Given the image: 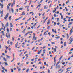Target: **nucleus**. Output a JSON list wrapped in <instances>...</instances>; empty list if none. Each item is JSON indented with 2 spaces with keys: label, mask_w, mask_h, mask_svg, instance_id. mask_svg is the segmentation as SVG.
<instances>
[{
  "label": "nucleus",
  "mask_w": 73,
  "mask_h": 73,
  "mask_svg": "<svg viewBox=\"0 0 73 73\" xmlns=\"http://www.w3.org/2000/svg\"><path fill=\"white\" fill-rule=\"evenodd\" d=\"M38 14H39V16H40L41 15V13H39Z\"/></svg>",
  "instance_id": "nucleus-35"
},
{
  "label": "nucleus",
  "mask_w": 73,
  "mask_h": 73,
  "mask_svg": "<svg viewBox=\"0 0 73 73\" xmlns=\"http://www.w3.org/2000/svg\"><path fill=\"white\" fill-rule=\"evenodd\" d=\"M6 57H7V59H8V58L9 59V58H10L11 57V56H10L7 55H6Z\"/></svg>",
  "instance_id": "nucleus-9"
},
{
  "label": "nucleus",
  "mask_w": 73,
  "mask_h": 73,
  "mask_svg": "<svg viewBox=\"0 0 73 73\" xmlns=\"http://www.w3.org/2000/svg\"><path fill=\"white\" fill-rule=\"evenodd\" d=\"M47 8H48L46 7V6H44V9H47Z\"/></svg>",
  "instance_id": "nucleus-24"
},
{
  "label": "nucleus",
  "mask_w": 73,
  "mask_h": 73,
  "mask_svg": "<svg viewBox=\"0 0 73 73\" xmlns=\"http://www.w3.org/2000/svg\"><path fill=\"white\" fill-rule=\"evenodd\" d=\"M17 44H15V48H17Z\"/></svg>",
  "instance_id": "nucleus-34"
},
{
  "label": "nucleus",
  "mask_w": 73,
  "mask_h": 73,
  "mask_svg": "<svg viewBox=\"0 0 73 73\" xmlns=\"http://www.w3.org/2000/svg\"><path fill=\"white\" fill-rule=\"evenodd\" d=\"M19 20V18L17 19H17H15V21H17V20Z\"/></svg>",
  "instance_id": "nucleus-43"
},
{
  "label": "nucleus",
  "mask_w": 73,
  "mask_h": 73,
  "mask_svg": "<svg viewBox=\"0 0 73 73\" xmlns=\"http://www.w3.org/2000/svg\"><path fill=\"white\" fill-rule=\"evenodd\" d=\"M4 28H3V30L5 31V27L4 26Z\"/></svg>",
  "instance_id": "nucleus-45"
},
{
  "label": "nucleus",
  "mask_w": 73,
  "mask_h": 73,
  "mask_svg": "<svg viewBox=\"0 0 73 73\" xmlns=\"http://www.w3.org/2000/svg\"><path fill=\"white\" fill-rule=\"evenodd\" d=\"M4 60H5V61H7V60L6 59H5V58L4 57L3 58Z\"/></svg>",
  "instance_id": "nucleus-17"
},
{
  "label": "nucleus",
  "mask_w": 73,
  "mask_h": 73,
  "mask_svg": "<svg viewBox=\"0 0 73 73\" xmlns=\"http://www.w3.org/2000/svg\"><path fill=\"white\" fill-rule=\"evenodd\" d=\"M1 24L2 27H5V26H4V24L3 23H1Z\"/></svg>",
  "instance_id": "nucleus-23"
},
{
  "label": "nucleus",
  "mask_w": 73,
  "mask_h": 73,
  "mask_svg": "<svg viewBox=\"0 0 73 73\" xmlns=\"http://www.w3.org/2000/svg\"><path fill=\"white\" fill-rule=\"evenodd\" d=\"M60 65H58V66H56V69H57L58 68H60Z\"/></svg>",
  "instance_id": "nucleus-8"
},
{
  "label": "nucleus",
  "mask_w": 73,
  "mask_h": 73,
  "mask_svg": "<svg viewBox=\"0 0 73 73\" xmlns=\"http://www.w3.org/2000/svg\"><path fill=\"white\" fill-rule=\"evenodd\" d=\"M7 31L8 33H9V30L8 29V27H7Z\"/></svg>",
  "instance_id": "nucleus-12"
},
{
  "label": "nucleus",
  "mask_w": 73,
  "mask_h": 73,
  "mask_svg": "<svg viewBox=\"0 0 73 73\" xmlns=\"http://www.w3.org/2000/svg\"><path fill=\"white\" fill-rule=\"evenodd\" d=\"M56 11V10H53L52 11V12L54 13L55 12V11Z\"/></svg>",
  "instance_id": "nucleus-56"
},
{
  "label": "nucleus",
  "mask_w": 73,
  "mask_h": 73,
  "mask_svg": "<svg viewBox=\"0 0 73 73\" xmlns=\"http://www.w3.org/2000/svg\"><path fill=\"white\" fill-rule=\"evenodd\" d=\"M6 37L8 38H10L11 37V34L9 33L8 34V33H7L6 34Z\"/></svg>",
  "instance_id": "nucleus-2"
},
{
  "label": "nucleus",
  "mask_w": 73,
  "mask_h": 73,
  "mask_svg": "<svg viewBox=\"0 0 73 73\" xmlns=\"http://www.w3.org/2000/svg\"><path fill=\"white\" fill-rule=\"evenodd\" d=\"M73 26L72 27V28L71 29V30L70 31V35H71L72 33V32H73V31H72L73 30Z\"/></svg>",
  "instance_id": "nucleus-4"
},
{
  "label": "nucleus",
  "mask_w": 73,
  "mask_h": 73,
  "mask_svg": "<svg viewBox=\"0 0 73 73\" xmlns=\"http://www.w3.org/2000/svg\"><path fill=\"white\" fill-rule=\"evenodd\" d=\"M68 23L69 24L68 25V26H69L70 25H72V22H69Z\"/></svg>",
  "instance_id": "nucleus-11"
},
{
  "label": "nucleus",
  "mask_w": 73,
  "mask_h": 73,
  "mask_svg": "<svg viewBox=\"0 0 73 73\" xmlns=\"http://www.w3.org/2000/svg\"><path fill=\"white\" fill-rule=\"evenodd\" d=\"M46 32H48V31H46L43 34L44 36H47V34L46 33Z\"/></svg>",
  "instance_id": "nucleus-3"
},
{
  "label": "nucleus",
  "mask_w": 73,
  "mask_h": 73,
  "mask_svg": "<svg viewBox=\"0 0 73 73\" xmlns=\"http://www.w3.org/2000/svg\"><path fill=\"white\" fill-rule=\"evenodd\" d=\"M34 59H31V61H34Z\"/></svg>",
  "instance_id": "nucleus-61"
},
{
  "label": "nucleus",
  "mask_w": 73,
  "mask_h": 73,
  "mask_svg": "<svg viewBox=\"0 0 73 73\" xmlns=\"http://www.w3.org/2000/svg\"><path fill=\"white\" fill-rule=\"evenodd\" d=\"M57 25H60V22H58L57 23Z\"/></svg>",
  "instance_id": "nucleus-63"
},
{
  "label": "nucleus",
  "mask_w": 73,
  "mask_h": 73,
  "mask_svg": "<svg viewBox=\"0 0 73 73\" xmlns=\"http://www.w3.org/2000/svg\"><path fill=\"white\" fill-rule=\"evenodd\" d=\"M72 52H70L69 53V54H71V53H72Z\"/></svg>",
  "instance_id": "nucleus-53"
},
{
  "label": "nucleus",
  "mask_w": 73,
  "mask_h": 73,
  "mask_svg": "<svg viewBox=\"0 0 73 73\" xmlns=\"http://www.w3.org/2000/svg\"><path fill=\"white\" fill-rule=\"evenodd\" d=\"M63 57V56H62L60 58H59V60L61 61V60L62 59V58Z\"/></svg>",
  "instance_id": "nucleus-20"
},
{
  "label": "nucleus",
  "mask_w": 73,
  "mask_h": 73,
  "mask_svg": "<svg viewBox=\"0 0 73 73\" xmlns=\"http://www.w3.org/2000/svg\"><path fill=\"white\" fill-rule=\"evenodd\" d=\"M65 64V62H63L62 63V64L63 65H64Z\"/></svg>",
  "instance_id": "nucleus-41"
},
{
  "label": "nucleus",
  "mask_w": 73,
  "mask_h": 73,
  "mask_svg": "<svg viewBox=\"0 0 73 73\" xmlns=\"http://www.w3.org/2000/svg\"><path fill=\"white\" fill-rule=\"evenodd\" d=\"M29 6H26L25 7V8H27V9H29Z\"/></svg>",
  "instance_id": "nucleus-22"
},
{
  "label": "nucleus",
  "mask_w": 73,
  "mask_h": 73,
  "mask_svg": "<svg viewBox=\"0 0 73 73\" xmlns=\"http://www.w3.org/2000/svg\"><path fill=\"white\" fill-rule=\"evenodd\" d=\"M14 60H15V58L13 57V58L12 60L11 61V62H13L14 61Z\"/></svg>",
  "instance_id": "nucleus-25"
},
{
  "label": "nucleus",
  "mask_w": 73,
  "mask_h": 73,
  "mask_svg": "<svg viewBox=\"0 0 73 73\" xmlns=\"http://www.w3.org/2000/svg\"><path fill=\"white\" fill-rule=\"evenodd\" d=\"M63 18H64V17H63V15H61V18L62 19H63Z\"/></svg>",
  "instance_id": "nucleus-46"
},
{
  "label": "nucleus",
  "mask_w": 73,
  "mask_h": 73,
  "mask_svg": "<svg viewBox=\"0 0 73 73\" xmlns=\"http://www.w3.org/2000/svg\"><path fill=\"white\" fill-rule=\"evenodd\" d=\"M7 9H9V6H8V5H7Z\"/></svg>",
  "instance_id": "nucleus-37"
},
{
  "label": "nucleus",
  "mask_w": 73,
  "mask_h": 73,
  "mask_svg": "<svg viewBox=\"0 0 73 73\" xmlns=\"http://www.w3.org/2000/svg\"><path fill=\"white\" fill-rule=\"evenodd\" d=\"M69 40L70 41L69 43H68V44L69 45H70V44H72V43H71L73 41V37H72V36L69 39Z\"/></svg>",
  "instance_id": "nucleus-1"
},
{
  "label": "nucleus",
  "mask_w": 73,
  "mask_h": 73,
  "mask_svg": "<svg viewBox=\"0 0 73 73\" xmlns=\"http://www.w3.org/2000/svg\"><path fill=\"white\" fill-rule=\"evenodd\" d=\"M41 52L40 51L39 52H38L37 53L38 54H40L41 53Z\"/></svg>",
  "instance_id": "nucleus-58"
},
{
  "label": "nucleus",
  "mask_w": 73,
  "mask_h": 73,
  "mask_svg": "<svg viewBox=\"0 0 73 73\" xmlns=\"http://www.w3.org/2000/svg\"><path fill=\"white\" fill-rule=\"evenodd\" d=\"M43 0H41L40 1V3H39L38 4H39L40 3H42V2H43Z\"/></svg>",
  "instance_id": "nucleus-33"
},
{
  "label": "nucleus",
  "mask_w": 73,
  "mask_h": 73,
  "mask_svg": "<svg viewBox=\"0 0 73 73\" xmlns=\"http://www.w3.org/2000/svg\"><path fill=\"white\" fill-rule=\"evenodd\" d=\"M21 70V69L20 68H19L18 69V71L19 72H20V70Z\"/></svg>",
  "instance_id": "nucleus-60"
},
{
  "label": "nucleus",
  "mask_w": 73,
  "mask_h": 73,
  "mask_svg": "<svg viewBox=\"0 0 73 73\" xmlns=\"http://www.w3.org/2000/svg\"><path fill=\"white\" fill-rule=\"evenodd\" d=\"M70 58H71L69 57L68 58L67 60H70Z\"/></svg>",
  "instance_id": "nucleus-57"
},
{
  "label": "nucleus",
  "mask_w": 73,
  "mask_h": 73,
  "mask_svg": "<svg viewBox=\"0 0 73 73\" xmlns=\"http://www.w3.org/2000/svg\"><path fill=\"white\" fill-rule=\"evenodd\" d=\"M48 34L50 36V35L51 34H50V32H48Z\"/></svg>",
  "instance_id": "nucleus-49"
},
{
  "label": "nucleus",
  "mask_w": 73,
  "mask_h": 73,
  "mask_svg": "<svg viewBox=\"0 0 73 73\" xmlns=\"http://www.w3.org/2000/svg\"><path fill=\"white\" fill-rule=\"evenodd\" d=\"M14 38H15V36H13L12 37V41H14V40H15Z\"/></svg>",
  "instance_id": "nucleus-14"
},
{
  "label": "nucleus",
  "mask_w": 73,
  "mask_h": 73,
  "mask_svg": "<svg viewBox=\"0 0 73 73\" xmlns=\"http://www.w3.org/2000/svg\"><path fill=\"white\" fill-rule=\"evenodd\" d=\"M51 44H56V43L54 42H52Z\"/></svg>",
  "instance_id": "nucleus-39"
},
{
  "label": "nucleus",
  "mask_w": 73,
  "mask_h": 73,
  "mask_svg": "<svg viewBox=\"0 0 73 73\" xmlns=\"http://www.w3.org/2000/svg\"><path fill=\"white\" fill-rule=\"evenodd\" d=\"M67 39H68V38H69V35L68 34H67Z\"/></svg>",
  "instance_id": "nucleus-21"
},
{
  "label": "nucleus",
  "mask_w": 73,
  "mask_h": 73,
  "mask_svg": "<svg viewBox=\"0 0 73 73\" xmlns=\"http://www.w3.org/2000/svg\"><path fill=\"white\" fill-rule=\"evenodd\" d=\"M7 42L8 44V45H9V41L8 40V41H7Z\"/></svg>",
  "instance_id": "nucleus-36"
},
{
  "label": "nucleus",
  "mask_w": 73,
  "mask_h": 73,
  "mask_svg": "<svg viewBox=\"0 0 73 73\" xmlns=\"http://www.w3.org/2000/svg\"><path fill=\"white\" fill-rule=\"evenodd\" d=\"M56 48H54V52H56Z\"/></svg>",
  "instance_id": "nucleus-47"
},
{
  "label": "nucleus",
  "mask_w": 73,
  "mask_h": 73,
  "mask_svg": "<svg viewBox=\"0 0 73 73\" xmlns=\"http://www.w3.org/2000/svg\"><path fill=\"white\" fill-rule=\"evenodd\" d=\"M12 28H10V32H11V31H12Z\"/></svg>",
  "instance_id": "nucleus-27"
},
{
  "label": "nucleus",
  "mask_w": 73,
  "mask_h": 73,
  "mask_svg": "<svg viewBox=\"0 0 73 73\" xmlns=\"http://www.w3.org/2000/svg\"><path fill=\"white\" fill-rule=\"evenodd\" d=\"M3 10H2L1 11V14H4V13H3Z\"/></svg>",
  "instance_id": "nucleus-42"
},
{
  "label": "nucleus",
  "mask_w": 73,
  "mask_h": 73,
  "mask_svg": "<svg viewBox=\"0 0 73 73\" xmlns=\"http://www.w3.org/2000/svg\"><path fill=\"white\" fill-rule=\"evenodd\" d=\"M50 20H48V21L47 22V25H48V24H50Z\"/></svg>",
  "instance_id": "nucleus-15"
},
{
  "label": "nucleus",
  "mask_w": 73,
  "mask_h": 73,
  "mask_svg": "<svg viewBox=\"0 0 73 73\" xmlns=\"http://www.w3.org/2000/svg\"><path fill=\"white\" fill-rule=\"evenodd\" d=\"M29 69L28 68L27 69V70L26 71V73H27V72H29Z\"/></svg>",
  "instance_id": "nucleus-16"
},
{
  "label": "nucleus",
  "mask_w": 73,
  "mask_h": 73,
  "mask_svg": "<svg viewBox=\"0 0 73 73\" xmlns=\"http://www.w3.org/2000/svg\"><path fill=\"white\" fill-rule=\"evenodd\" d=\"M50 28V27L49 26H48V27H47V29H49V28Z\"/></svg>",
  "instance_id": "nucleus-55"
},
{
  "label": "nucleus",
  "mask_w": 73,
  "mask_h": 73,
  "mask_svg": "<svg viewBox=\"0 0 73 73\" xmlns=\"http://www.w3.org/2000/svg\"><path fill=\"white\" fill-rule=\"evenodd\" d=\"M66 42H65L64 46H66Z\"/></svg>",
  "instance_id": "nucleus-44"
},
{
  "label": "nucleus",
  "mask_w": 73,
  "mask_h": 73,
  "mask_svg": "<svg viewBox=\"0 0 73 73\" xmlns=\"http://www.w3.org/2000/svg\"><path fill=\"white\" fill-rule=\"evenodd\" d=\"M10 26L11 27V28L13 27V25H12V22H11L10 23Z\"/></svg>",
  "instance_id": "nucleus-10"
},
{
  "label": "nucleus",
  "mask_w": 73,
  "mask_h": 73,
  "mask_svg": "<svg viewBox=\"0 0 73 73\" xmlns=\"http://www.w3.org/2000/svg\"><path fill=\"white\" fill-rule=\"evenodd\" d=\"M45 14V13H44L42 15V16H44V14Z\"/></svg>",
  "instance_id": "nucleus-54"
},
{
  "label": "nucleus",
  "mask_w": 73,
  "mask_h": 73,
  "mask_svg": "<svg viewBox=\"0 0 73 73\" xmlns=\"http://www.w3.org/2000/svg\"><path fill=\"white\" fill-rule=\"evenodd\" d=\"M4 70H5V72H8V70H7L6 69H5Z\"/></svg>",
  "instance_id": "nucleus-48"
},
{
  "label": "nucleus",
  "mask_w": 73,
  "mask_h": 73,
  "mask_svg": "<svg viewBox=\"0 0 73 73\" xmlns=\"http://www.w3.org/2000/svg\"><path fill=\"white\" fill-rule=\"evenodd\" d=\"M11 17H12V16H10L9 18V20H11Z\"/></svg>",
  "instance_id": "nucleus-30"
},
{
  "label": "nucleus",
  "mask_w": 73,
  "mask_h": 73,
  "mask_svg": "<svg viewBox=\"0 0 73 73\" xmlns=\"http://www.w3.org/2000/svg\"><path fill=\"white\" fill-rule=\"evenodd\" d=\"M54 17H56V14H54Z\"/></svg>",
  "instance_id": "nucleus-59"
},
{
  "label": "nucleus",
  "mask_w": 73,
  "mask_h": 73,
  "mask_svg": "<svg viewBox=\"0 0 73 73\" xmlns=\"http://www.w3.org/2000/svg\"><path fill=\"white\" fill-rule=\"evenodd\" d=\"M46 48V46H44V47H43V49H45V48Z\"/></svg>",
  "instance_id": "nucleus-52"
},
{
  "label": "nucleus",
  "mask_w": 73,
  "mask_h": 73,
  "mask_svg": "<svg viewBox=\"0 0 73 73\" xmlns=\"http://www.w3.org/2000/svg\"><path fill=\"white\" fill-rule=\"evenodd\" d=\"M15 3H16V2L15 1V0H14V1L13 3L12 4L13 5H15Z\"/></svg>",
  "instance_id": "nucleus-18"
},
{
  "label": "nucleus",
  "mask_w": 73,
  "mask_h": 73,
  "mask_svg": "<svg viewBox=\"0 0 73 73\" xmlns=\"http://www.w3.org/2000/svg\"><path fill=\"white\" fill-rule=\"evenodd\" d=\"M35 36H34L33 38L32 39V40H33L34 39H35Z\"/></svg>",
  "instance_id": "nucleus-38"
},
{
  "label": "nucleus",
  "mask_w": 73,
  "mask_h": 73,
  "mask_svg": "<svg viewBox=\"0 0 73 73\" xmlns=\"http://www.w3.org/2000/svg\"><path fill=\"white\" fill-rule=\"evenodd\" d=\"M51 36L52 37H54V36L53 35V34H52Z\"/></svg>",
  "instance_id": "nucleus-50"
},
{
  "label": "nucleus",
  "mask_w": 73,
  "mask_h": 73,
  "mask_svg": "<svg viewBox=\"0 0 73 73\" xmlns=\"http://www.w3.org/2000/svg\"><path fill=\"white\" fill-rule=\"evenodd\" d=\"M28 34V33H26L25 35L24 36V37H26L27 36V35Z\"/></svg>",
  "instance_id": "nucleus-31"
},
{
  "label": "nucleus",
  "mask_w": 73,
  "mask_h": 73,
  "mask_svg": "<svg viewBox=\"0 0 73 73\" xmlns=\"http://www.w3.org/2000/svg\"><path fill=\"white\" fill-rule=\"evenodd\" d=\"M6 26H7V27H8V26H9L8 22H7V24H6Z\"/></svg>",
  "instance_id": "nucleus-28"
},
{
  "label": "nucleus",
  "mask_w": 73,
  "mask_h": 73,
  "mask_svg": "<svg viewBox=\"0 0 73 73\" xmlns=\"http://www.w3.org/2000/svg\"><path fill=\"white\" fill-rule=\"evenodd\" d=\"M33 73H38V72H34V71L33 72Z\"/></svg>",
  "instance_id": "nucleus-64"
},
{
  "label": "nucleus",
  "mask_w": 73,
  "mask_h": 73,
  "mask_svg": "<svg viewBox=\"0 0 73 73\" xmlns=\"http://www.w3.org/2000/svg\"><path fill=\"white\" fill-rule=\"evenodd\" d=\"M52 32H54V29H52Z\"/></svg>",
  "instance_id": "nucleus-62"
},
{
  "label": "nucleus",
  "mask_w": 73,
  "mask_h": 73,
  "mask_svg": "<svg viewBox=\"0 0 73 73\" xmlns=\"http://www.w3.org/2000/svg\"><path fill=\"white\" fill-rule=\"evenodd\" d=\"M11 12L13 13L14 12V10L13 9V8H11Z\"/></svg>",
  "instance_id": "nucleus-13"
},
{
  "label": "nucleus",
  "mask_w": 73,
  "mask_h": 73,
  "mask_svg": "<svg viewBox=\"0 0 73 73\" xmlns=\"http://www.w3.org/2000/svg\"><path fill=\"white\" fill-rule=\"evenodd\" d=\"M64 70H62L60 72V73H62L63 72V71Z\"/></svg>",
  "instance_id": "nucleus-51"
},
{
  "label": "nucleus",
  "mask_w": 73,
  "mask_h": 73,
  "mask_svg": "<svg viewBox=\"0 0 73 73\" xmlns=\"http://www.w3.org/2000/svg\"><path fill=\"white\" fill-rule=\"evenodd\" d=\"M4 63L5 64H5V66H7V65H8V64L6 62H4Z\"/></svg>",
  "instance_id": "nucleus-7"
},
{
  "label": "nucleus",
  "mask_w": 73,
  "mask_h": 73,
  "mask_svg": "<svg viewBox=\"0 0 73 73\" xmlns=\"http://www.w3.org/2000/svg\"><path fill=\"white\" fill-rule=\"evenodd\" d=\"M56 25V22H55L54 23V26H55Z\"/></svg>",
  "instance_id": "nucleus-29"
},
{
  "label": "nucleus",
  "mask_w": 73,
  "mask_h": 73,
  "mask_svg": "<svg viewBox=\"0 0 73 73\" xmlns=\"http://www.w3.org/2000/svg\"><path fill=\"white\" fill-rule=\"evenodd\" d=\"M60 36H58L57 37H55V38H56V39H58V38H60Z\"/></svg>",
  "instance_id": "nucleus-32"
},
{
  "label": "nucleus",
  "mask_w": 73,
  "mask_h": 73,
  "mask_svg": "<svg viewBox=\"0 0 73 73\" xmlns=\"http://www.w3.org/2000/svg\"><path fill=\"white\" fill-rule=\"evenodd\" d=\"M0 6H1V8H3L4 7V4H1V3H0Z\"/></svg>",
  "instance_id": "nucleus-6"
},
{
  "label": "nucleus",
  "mask_w": 73,
  "mask_h": 73,
  "mask_svg": "<svg viewBox=\"0 0 73 73\" xmlns=\"http://www.w3.org/2000/svg\"><path fill=\"white\" fill-rule=\"evenodd\" d=\"M8 15H9L8 13L6 14V16L4 17L5 19H6V18H8Z\"/></svg>",
  "instance_id": "nucleus-5"
},
{
  "label": "nucleus",
  "mask_w": 73,
  "mask_h": 73,
  "mask_svg": "<svg viewBox=\"0 0 73 73\" xmlns=\"http://www.w3.org/2000/svg\"><path fill=\"white\" fill-rule=\"evenodd\" d=\"M31 19H32V18H30L29 19H28L27 21H29V20H31Z\"/></svg>",
  "instance_id": "nucleus-40"
},
{
  "label": "nucleus",
  "mask_w": 73,
  "mask_h": 73,
  "mask_svg": "<svg viewBox=\"0 0 73 73\" xmlns=\"http://www.w3.org/2000/svg\"><path fill=\"white\" fill-rule=\"evenodd\" d=\"M56 57H54V62H55V63H56Z\"/></svg>",
  "instance_id": "nucleus-19"
},
{
  "label": "nucleus",
  "mask_w": 73,
  "mask_h": 73,
  "mask_svg": "<svg viewBox=\"0 0 73 73\" xmlns=\"http://www.w3.org/2000/svg\"><path fill=\"white\" fill-rule=\"evenodd\" d=\"M25 13H24V12H23L22 13V14L21 15H25Z\"/></svg>",
  "instance_id": "nucleus-26"
}]
</instances>
